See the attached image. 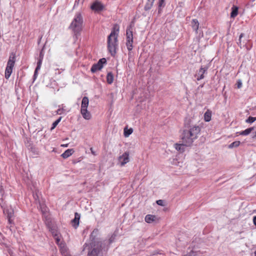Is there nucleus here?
Segmentation results:
<instances>
[{
    "mask_svg": "<svg viewBox=\"0 0 256 256\" xmlns=\"http://www.w3.org/2000/svg\"><path fill=\"white\" fill-rule=\"evenodd\" d=\"M188 128L184 130L181 140L186 145L190 146L194 141L198 138L200 128L196 126H193Z\"/></svg>",
    "mask_w": 256,
    "mask_h": 256,
    "instance_id": "f257e3e1",
    "label": "nucleus"
},
{
    "mask_svg": "<svg viewBox=\"0 0 256 256\" xmlns=\"http://www.w3.org/2000/svg\"><path fill=\"white\" fill-rule=\"evenodd\" d=\"M116 234H113L108 240H104L103 242H99L96 245H94L92 250L88 252V256H103V251L107 248L108 244L114 242Z\"/></svg>",
    "mask_w": 256,
    "mask_h": 256,
    "instance_id": "f03ea898",
    "label": "nucleus"
},
{
    "mask_svg": "<svg viewBox=\"0 0 256 256\" xmlns=\"http://www.w3.org/2000/svg\"><path fill=\"white\" fill-rule=\"evenodd\" d=\"M118 32L119 26L118 25H114L108 38V48L112 56H114L116 53Z\"/></svg>",
    "mask_w": 256,
    "mask_h": 256,
    "instance_id": "7ed1b4c3",
    "label": "nucleus"
},
{
    "mask_svg": "<svg viewBox=\"0 0 256 256\" xmlns=\"http://www.w3.org/2000/svg\"><path fill=\"white\" fill-rule=\"evenodd\" d=\"M83 19L80 14L77 13L71 22L70 28L75 33L76 35L79 33L82 30Z\"/></svg>",
    "mask_w": 256,
    "mask_h": 256,
    "instance_id": "20e7f679",
    "label": "nucleus"
},
{
    "mask_svg": "<svg viewBox=\"0 0 256 256\" xmlns=\"http://www.w3.org/2000/svg\"><path fill=\"white\" fill-rule=\"evenodd\" d=\"M16 62V54L14 52L10 54L5 70V78L8 79L12 72Z\"/></svg>",
    "mask_w": 256,
    "mask_h": 256,
    "instance_id": "39448f33",
    "label": "nucleus"
},
{
    "mask_svg": "<svg viewBox=\"0 0 256 256\" xmlns=\"http://www.w3.org/2000/svg\"><path fill=\"white\" fill-rule=\"evenodd\" d=\"M132 27L133 26L130 24L126 29V47L129 51L132 49L133 43V34H132Z\"/></svg>",
    "mask_w": 256,
    "mask_h": 256,
    "instance_id": "423d86ee",
    "label": "nucleus"
},
{
    "mask_svg": "<svg viewBox=\"0 0 256 256\" xmlns=\"http://www.w3.org/2000/svg\"><path fill=\"white\" fill-rule=\"evenodd\" d=\"M129 152H126L118 157V164L120 166H124L130 162Z\"/></svg>",
    "mask_w": 256,
    "mask_h": 256,
    "instance_id": "0eeeda50",
    "label": "nucleus"
},
{
    "mask_svg": "<svg viewBox=\"0 0 256 256\" xmlns=\"http://www.w3.org/2000/svg\"><path fill=\"white\" fill-rule=\"evenodd\" d=\"M90 8L95 12H98L104 10V6L100 2L96 1L92 4Z\"/></svg>",
    "mask_w": 256,
    "mask_h": 256,
    "instance_id": "6e6552de",
    "label": "nucleus"
},
{
    "mask_svg": "<svg viewBox=\"0 0 256 256\" xmlns=\"http://www.w3.org/2000/svg\"><path fill=\"white\" fill-rule=\"evenodd\" d=\"M208 67L202 66L196 74L195 76L196 78L198 80H200L204 78V74L206 72Z\"/></svg>",
    "mask_w": 256,
    "mask_h": 256,
    "instance_id": "1a4fd4ad",
    "label": "nucleus"
},
{
    "mask_svg": "<svg viewBox=\"0 0 256 256\" xmlns=\"http://www.w3.org/2000/svg\"><path fill=\"white\" fill-rule=\"evenodd\" d=\"M46 224L48 226L53 236H57V235H60V233L58 230L56 226H52L50 224V222L49 221L48 219L46 220Z\"/></svg>",
    "mask_w": 256,
    "mask_h": 256,
    "instance_id": "9d476101",
    "label": "nucleus"
},
{
    "mask_svg": "<svg viewBox=\"0 0 256 256\" xmlns=\"http://www.w3.org/2000/svg\"><path fill=\"white\" fill-rule=\"evenodd\" d=\"M44 54L43 53L42 50L40 53L39 58L38 60V62H37V66H36L35 71H34V76H36L38 70H39L40 69L42 60L44 58Z\"/></svg>",
    "mask_w": 256,
    "mask_h": 256,
    "instance_id": "9b49d317",
    "label": "nucleus"
},
{
    "mask_svg": "<svg viewBox=\"0 0 256 256\" xmlns=\"http://www.w3.org/2000/svg\"><path fill=\"white\" fill-rule=\"evenodd\" d=\"M80 219V214L78 212L74 214V218L72 220V224L74 227L76 228L79 224V220Z\"/></svg>",
    "mask_w": 256,
    "mask_h": 256,
    "instance_id": "f8f14e48",
    "label": "nucleus"
},
{
    "mask_svg": "<svg viewBox=\"0 0 256 256\" xmlns=\"http://www.w3.org/2000/svg\"><path fill=\"white\" fill-rule=\"evenodd\" d=\"M89 104V100L88 97L84 96L82 98V104H81V110H83L84 111V110L87 109L88 106Z\"/></svg>",
    "mask_w": 256,
    "mask_h": 256,
    "instance_id": "ddd939ff",
    "label": "nucleus"
},
{
    "mask_svg": "<svg viewBox=\"0 0 256 256\" xmlns=\"http://www.w3.org/2000/svg\"><path fill=\"white\" fill-rule=\"evenodd\" d=\"M176 149L180 152H182L185 150V146H188L184 144V142L182 140L181 144H174Z\"/></svg>",
    "mask_w": 256,
    "mask_h": 256,
    "instance_id": "4468645a",
    "label": "nucleus"
},
{
    "mask_svg": "<svg viewBox=\"0 0 256 256\" xmlns=\"http://www.w3.org/2000/svg\"><path fill=\"white\" fill-rule=\"evenodd\" d=\"M74 152V150L72 148L68 149L66 150L62 154V156L64 158H66L70 156Z\"/></svg>",
    "mask_w": 256,
    "mask_h": 256,
    "instance_id": "2eb2a0df",
    "label": "nucleus"
},
{
    "mask_svg": "<svg viewBox=\"0 0 256 256\" xmlns=\"http://www.w3.org/2000/svg\"><path fill=\"white\" fill-rule=\"evenodd\" d=\"M191 25L194 30L197 32L199 27V23L198 20L196 19L192 20L191 22Z\"/></svg>",
    "mask_w": 256,
    "mask_h": 256,
    "instance_id": "dca6fc26",
    "label": "nucleus"
},
{
    "mask_svg": "<svg viewBox=\"0 0 256 256\" xmlns=\"http://www.w3.org/2000/svg\"><path fill=\"white\" fill-rule=\"evenodd\" d=\"M156 220V216L154 215L147 214L145 217V221L148 223H152Z\"/></svg>",
    "mask_w": 256,
    "mask_h": 256,
    "instance_id": "f3484780",
    "label": "nucleus"
},
{
    "mask_svg": "<svg viewBox=\"0 0 256 256\" xmlns=\"http://www.w3.org/2000/svg\"><path fill=\"white\" fill-rule=\"evenodd\" d=\"M80 112L84 119L90 120V114L88 111L87 109L84 110V111H83V110H81Z\"/></svg>",
    "mask_w": 256,
    "mask_h": 256,
    "instance_id": "a211bd4d",
    "label": "nucleus"
},
{
    "mask_svg": "<svg viewBox=\"0 0 256 256\" xmlns=\"http://www.w3.org/2000/svg\"><path fill=\"white\" fill-rule=\"evenodd\" d=\"M212 112L208 110L206 111V112L204 114V120L206 122H208L211 120L212 117Z\"/></svg>",
    "mask_w": 256,
    "mask_h": 256,
    "instance_id": "6ab92c4d",
    "label": "nucleus"
},
{
    "mask_svg": "<svg viewBox=\"0 0 256 256\" xmlns=\"http://www.w3.org/2000/svg\"><path fill=\"white\" fill-rule=\"evenodd\" d=\"M102 68V66L97 62L96 64L92 65L90 70L92 72L94 73L98 70H100Z\"/></svg>",
    "mask_w": 256,
    "mask_h": 256,
    "instance_id": "aec40b11",
    "label": "nucleus"
},
{
    "mask_svg": "<svg viewBox=\"0 0 256 256\" xmlns=\"http://www.w3.org/2000/svg\"><path fill=\"white\" fill-rule=\"evenodd\" d=\"M238 14V8L234 6L232 8V12L230 14L231 18H235Z\"/></svg>",
    "mask_w": 256,
    "mask_h": 256,
    "instance_id": "412c9836",
    "label": "nucleus"
},
{
    "mask_svg": "<svg viewBox=\"0 0 256 256\" xmlns=\"http://www.w3.org/2000/svg\"><path fill=\"white\" fill-rule=\"evenodd\" d=\"M154 1V0H148V2H146L144 6L145 10H147L150 9L153 5Z\"/></svg>",
    "mask_w": 256,
    "mask_h": 256,
    "instance_id": "4be33fe9",
    "label": "nucleus"
},
{
    "mask_svg": "<svg viewBox=\"0 0 256 256\" xmlns=\"http://www.w3.org/2000/svg\"><path fill=\"white\" fill-rule=\"evenodd\" d=\"M254 130V128L253 127L248 128L244 130H243L240 132V135H244V136H246L250 134L252 131Z\"/></svg>",
    "mask_w": 256,
    "mask_h": 256,
    "instance_id": "5701e85b",
    "label": "nucleus"
},
{
    "mask_svg": "<svg viewBox=\"0 0 256 256\" xmlns=\"http://www.w3.org/2000/svg\"><path fill=\"white\" fill-rule=\"evenodd\" d=\"M106 80L108 84H112L114 81V76L112 72H108L106 76Z\"/></svg>",
    "mask_w": 256,
    "mask_h": 256,
    "instance_id": "b1692460",
    "label": "nucleus"
},
{
    "mask_svg": "<svg viewBox=\"0 0 256 256\" xmlns=\"http://www.w3.org/2000/svg\"><path fill=\"white\" fill-rule=\"evenodd\" d=\"M60 250L63 256H66V254H67L68 252L66 247L64 245L62 246V244H60Z\"/></svg>",
    "mask_w": 256,
    "mask_h": 256,
    "instance_id": "393cba45",
    "label": "nucleus"
},
{
    "mask_svg": "<svg viewBox=\"0 0 256 256\" xmlns=\"http://www.w3.org/2000/svg\"><path fill=\"white\" fill-rule=\"evenodd\" d=\"M240 144V141H235L232 144H230L228 146V148H236L238 147Z\"/></svg>",
    "mask_w": 256,
    "mask_h": 256,
    "instance_id": "a878e982",
    "label": "nucleus"
},
{
    "mask_svg": "<svg viewBox=\"0 0 256 256\" xmlns=\"http://www.w3.org/2000/svg\"><path fill=\"white\" fill-rule=\"evenodd\" d=\"M14 212L13 210L10 209V213L6 214L7 218L8 219V222L10 224H12V217L13 216Z\"/></svg>",
    "mask_w": 256,
    "mask_h": 256,
    "instance_id": "bb28decb",
    "label": "nucleus"
},
{
    "mask_svg": "<svg viewBox=\"0 0 256 256\" xmlns=\"http://www.w3.org/2000/svg\"><path fill=\"white\" fill-rule=\"evenodd\" d=\"M61 119L62 117H60L59 118H58L57 120H56L54 122H53L52 124V127L51 128V130L54 129L56 126L61 120Z\"/></svg>",
    "mask_w": 256,
    "mask_h": 256,
    "instance_id": "cd10ccee",
    "label": "nucleus"
},
{
    "mask_svg": "<svg viewBox=\"0 0 256 256\" xmlns=\"http://www.w3.org/2000/svg\"><path fill=\"white\" fill-rule=\"evenodd\" d=\"M255 120H256V118L249 116L247 120H246V122L247 123H252Z\"/></svg>",
    "mask_w": 256,
    "mask_h": 256,
    "instance_id": "c85d7f7f",
    "label": "nucleus"
},
{
    "mask_svg": "<svg viewBox=\"0 0 256 256\" xmlns=\"http://www.w3.org/2000/svg\"><path fill=\"white\" fill-rule=\"evenodd\" d=\"M106 59L104 58H102L101 59H100L98 62V64H99L100 66H102V68L103 67V64H106Z\"/></svg>",
    "mask_w": 256,
    "mask_h": 256,
    "instance_id": "c756f323",
    "label": "nucleus"
},
{
    "mask_svg": "<svg viewBox=\"0 0 256 256\" xmlns=\"http://www.w3.org/2000/svg\"><path fill=\"white\" fill-rule=\"evenodd\" d=\"M132 132V128H130V129L128 130H126L124 129V133L125 136H129Z\"/></svg>",
    "mask_w": 256,
    "mask_h": 256,
    "instance_id": "7c9ffc66",
    "label": "nucleus"
},
{
    "mask_svg": "<svg viewBox=\"0 0 256 256\" xmlns=\"http://www.w3.org/2000/svg\"><path fill=\"white\" fill-rule=\"evenodd\" d=\"M236 84L238 88H241L242 85V80H238Z\"/></svg>",
    "mask_w": 256,
    "mask_h": 256,
    "instance_id": "2f4dec72",
    "label": "nucleus"
},
{
    "mask_svg": "<svg viewBox=\"0 0 256 256\" xmlns=\"http://www.w3.org/2000/svg\"><path fill=\"white\" fill-rule=\"evenodd\" d=\"M54 237L56 241V244H60V235H57V236H54Z\"/></svg>",
    "mask_w": 256,
    "mask_h": 256,
    "instance_id": "473e14b6",
    "label": "nucleus"
},
{
    "mask_svg": "<svg viewBox=\"0 0 256 256\" xmlns=\"http://www.w3.org/2000/svg\"><path fill=\"white\" fill-rule=\"evenodd\" d=\"M244 36V34H241L239 37L238 42V44L239 46H241V42H242V38Z\"/></svg>",
    "mask_w": 256,
    "mask_h": 256,
    "instance_id": "72a5a7b5",
    "label": "nucleus"
},
{
    "mask_svg": "<svg viewBox=\"0 0 256 256\" xmlns=\"http://www.w3.org/2000/svg\"><path fill=\"white\" fill-rule=\"evenodd\" d=\"M164 200H159L156 201V204L160 206H164Z\"/></svg>",
    "mask_w": 256,
    "mask_h": 256,
    "instance_id": "f704fd0d",
    "label": "nucleus"
},
{
    "mask_svg": "<svg viewBox=\"0 0 256 256\" xmlns=\"http://www.w3.org/2000/svg\"><path fill=\"white\" fill-rule=\"evenodd\" d=\"M164 0H159L158 2V6L159 7H161L164 6Z\"/></svg>",
    "mask_w": 256,
    "mask_h": 256,
    "instance_id": "c9c22d12",
    "label": "nucleus"
},
{
    "mask_svg": "<svg viewBox=\"0 0 256 256\" xmlns=\"http://www.w3.org/2000/svg\"><path fill=\"white\" fill-rule=\"evenodd\" d=\"M90 151H91L92 154L94 156H96V155L97 154L96 152V151H94V149H93L92 148H90Z\"/></svg>",
    "mask_w": 256,
    "mask_h": 256,
    "instance_id": "e433bc0d",
    "label": "nucleus"
},
{
    "mask_svg": "<svg viewBox=\"0 0 256 256\" xmlns=\"http://www.w3.org/2000/svg\"><path fill=\"white\" fill-rule=\"evenodd\" d=\"M62 109L59 108L57 110L56 113L58 114H62Z\"/></svg>",
    "mask_w": 256,
    "mask_h": 256,
    "instance_id": "4c0bfd02",
    "label": "nucleus"
},
{
    "mask_svg": "<svg viewBox=\"0 0 256 256\" xmlns=\"http://www.w3.org/2000/svg\"><path fill=\"white\" fill-rule=\"evenodd\" d=\"M10 210H8V209H4V212L6 214H8V213H10Z\"/></svg>",
    "mask_w": 256,
    "mask_h": 256,
    "instance_id": "58836bf2",
    "label": "nucleus"
},
{
    "mask_svg": "<svg viewBox=\"0 0 256 256\" xmlns=\"http://www.w3.org/2000/svg\"><path fill=\"white\" fill-rule=\"evenodd\" d=\"M253 222L254 224L256 226V216H254L253 218Z\"/></svg>",
    "mask_w": 256,
    "mask_h": 256,
    "instance_id": "ea45409f",
    "label": "nucleus"
},
{
    "mask_svg": "<svg viewBox=\"0 0 256 256\" xmlns=\"http://www.w3.org/2000/svg\"><path fill=\"white\" fill-rule=\"evenodd\" d=\"M68 144H64L61 145V146H63V147H68Z\"/></svg>",
    "mask_w": 256,
    "mask_h": 256,
    "instance_id": "a19ab883",
    "label": "nucleus"
},
{
    "mask_svg": "<svg viewBox=\"0 0 256 256\" xmlns=\"http://www.w3.org/2000/svg\"><path fill=\"white\" fill-rule=\"evenodd\" d=\"M194 256L193 255V254H190H190H186V256Z\"/></svg>",
    "mask_w": 256,
    "mask_h": 256,
    "instance_id": "79ce46f5",
    "label": "nucleus"
},
{
    "mask_svg": "<svg viewBox=\"0 0 256 256\" xmlns=\"http://www.w3.org/2000/svg\"><path fill=\"white\" fill-rule=\"evenodd\" d=\"M67 256H71L70 254L68 252L66 254Z\"/></svg>",
    "mask_w": 256,
    "mask_h": 256,
    "instance_id": "37998d69",
    "label": "nucleus"
},
{
    "mask_svg": "<svg viewBox=\"0 0 256 256\" xmlns=\"http://www.w3.org/2000/svg\"><path fill=\"white\" fill-rule=\"evenodd\" d=\"M254 254H255V256H256V250L254 252Z\"/></svg>",
    "mask_w": 256,
    "mask_h": 256,
    "instance_id": "c03bdc74",
    "label": "nucleus"
},
{
    "mask_svg": "<svg viewBox=\"0 0 256 256\" xmlns=\"http://www.w3.org/2000/svg\"><path fill=\"white\" fill-rule=\"evenodd\" d=\"M43 212L46 211V209H44V210H42Z\"/></svg>",
    "mask_w": 256,
    "mask_h": 256,
    "instance_id": "a18cd8bd",
    "label": "nucleus"
}]
</instances>
